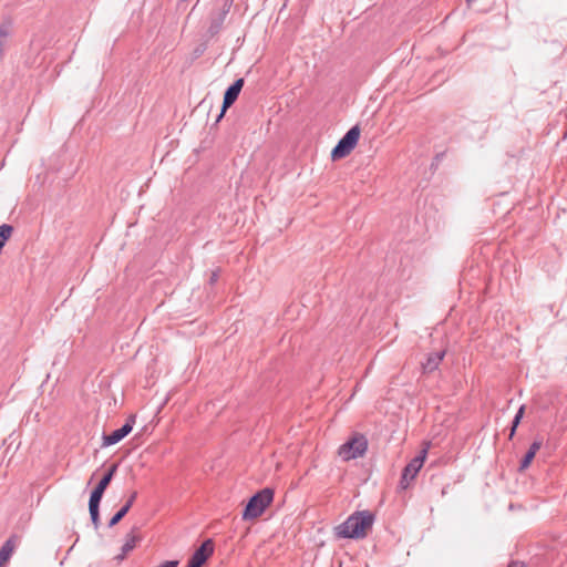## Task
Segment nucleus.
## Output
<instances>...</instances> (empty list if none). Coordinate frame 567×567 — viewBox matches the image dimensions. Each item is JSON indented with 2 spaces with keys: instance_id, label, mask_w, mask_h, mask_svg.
Instances as JSON below:
<instances>
[{
  "instance_id": "1",
  "label": "nucleus",
  "mask_w": 567,
  "mask_h": 567,
  "mask_svg": "<svg viewBox=\"0 0 567 567\" xmlns=\"http://www.w3.org/2000/svg\"><path fill=\"white\" fill-rule=\"evenodd\" d=\"M374 518V515L370 511L354 512L342 524L336 527V535L339 538H364L368 530L372 528Z\"/></svg>"
},
{
  "instance_id": "2",
  "label": "nucleus",
  "mask_w": 567,
  "mask_h": 567,
  "mask_svg": "<svg viewBox=\"0 0 567 567\" xmlns=\"http://www.w3.org/2000/svg\"><path fill=\"white\" fill-rule=\"evenodd\" d=\"M274 499V491L269 487L262 488L254 494L246 504L243 512L244 520H251L262 515L265 509Z\"/></svg>"
},
{
  "instance_id": "3",
  "label": "nucleus",
  "mask_w": 567,
  "mask_h": 567,
  "mask_svg": "<svg viewBox=\"0 0 567 567\" xmlns=\"http://www.w3.org/2000/svg\"><path fill=\"white\" fill-rule=\"evenodd\" d=\"M234 0H223L220 4H216L208 16L207 34L210 38L217 35L224 27L225 20L230 12Z\"/></svg>"
},
{
  "instance_id": "4",
  "label": "nucleus",
  "mask_w": 567,
  "mask_h": 567,
  "mask_svg": "<svg viewBox=\"0 0 567 567\" xmlns=\"http://www.w3.org/2000/svg\"><path fill=\"white\" fill-rule=\"evenodd\" d=\"M360 137V127L352 126L337 143L331 151V158L333 161L341 159L349 155L358 144Z\"/></svg>"
},
{
  "instance_id": "5",
  "label": "nucleus",
  "mask_w": 567,
  "mask_h": 567,
  "mask_svg": "<svg viewBox=\"0 0 567 567\" xmlns=\"http://www.w3.org/2000/svg\"><path fill=\"white\" fill-rule=\"evenodd\" d=\"M368 449V441L363 435H358L343 443L339 449V455L344 460H354L363 456Z\"/></svg>"
},
{
  "instance_id": "6",
  "label": "nucleus",
  "mask_w": 567,
  "mask_h": 567,
  "mask_svg": "<svg viewBox=\"0 0 567 567\" xmlns=\"http://www.w3.org/2000/svg\"><path fill=\"white\" fill-rule=\"evenodd\" d=\"M244 84L245 80L239 78L226 89L224 93L221 110L216 118V122H219L224 117L226 111L236 102Z\"/></svg>"
},
{
  "instance_id": "7",
  "label": "nucleus",
  "mask_w": 567,
  "mask_h": 567,
  "mask_svg": "<svg viewBox=\"0 0 567 567\" xmlns=\"http://www.w3.org/2000/svg\"><path fill=\"white\" fill-rule=\"evenodd\" d=\"M426 450H423L420 455L412 458L403 468L400 485L402 488H406L410 481L414 480L423 463L425 461Z\"/></svg>"
},
{
  "instance_id": "8",
  "label": "nucleus",
  "mask_w": 567,
  "mask_h": 567,
  "mask_svg": "<svg viewBox=\"0 0 567 567\" xmlns=\"http://www.w3.org/2000/svg\"><path fill=\"white\" fill-rule=\"evenodd\" d=\"M134 424H135V415H130L126 419L125 423L120 429L113 431L110 434L103 435V445L110 446V445H114V444L118 443L120 441H122L125 436H127L132 432Z\"/></svg>"
},
{
  "instance_id": "9",
  "label": "nucleus",
  "mask_w": 567,
  "mask_h": 567,
  "mask_svg": "<svg viewBox=\"0 0 567 567\" xmlns=\"http://www.w3.org/2000/svg\"><path fill=\"white\" fill-rule=\"evenodd\" d=\"M214 554V542L208 538L193 553L189 560L198 567H202L207 559Z\"/></svg>"
},
{
  "instance_id": "10",
  "label": "nucleus",
  "mask_w": 567,
  "mask_h": 567,
  "mask_svg": "<svg viewBox=\"0 0 567 567\" xmlns=\"http://www.w3.org/2000/svg\"><path fill=\"white\" fill-rule=\"evenodd\" d=\"M136 497H137V492L134 491L130 495V497L127 498L125 504L111 517V519L109 522V527H114L116 524H118L124 518V516L128 513V511L133 506Z\"/></svg>"
},
{
  "instance_id": "11",
  "label": "nucleus",
  "mask_w": 567,
  "mask_h": 567,
  "mask_svg": "<svg viewBox=\"0 0 567 567\" xmlns=\"http://www.w3.org/2000/svg\"><path fill=\"white\" fill-rule=\"evenodd\" d=\"M445 355V351H436L430 353L426 358V361L422 363L423 371L425 373H431L437 369L440 362L443 360Z\"/></svg>"
},
{
  "instance_id": "12",
  "label": "nucleus",
  "mask_w": 567,
  "mask_h": 567,
  "mask_svg": "<svg viewBox=\"0 0 567 567\" xmlns=\"http://www.w3.org/2000/svg\"><path fill=\"white\" fill-rule=\"evenodd\" d=\"M542 444H543L542 441H534L530 444L528 451L526 452L524 457L520 460L519 471H524V470H526L530 465V463L534 460L536 453L539 451Z\"/></svg>"
},
{
  "instance_id": "13",
  "label": "nucleus",
  "mask_w": 567,
  "mask_h": 567,
  "mask_svg": "<svg viewBox=\"0 0 567 567\" xmlns=\"http://www.w3.org/2000/svg\"><path fill=\"white\" fill-rule=\"evenodd\" d=\"M105 489L102 486L96 485L91 492L89 499V508H100V503L103 497Z\"/></svg>"
},
{
  "instance_id": "14",
  "label": "nucleus",
  "mask_w": 567,
  "mask_h": 567,
  "mask_svg": "<svg viewBox=\"0 0 567 567\" xmlns=\"http://www.w3.org/2000/svg\"><path fill=\"white\" fill-rule=\"evenodd\" d=\"M118 464L114 463L112 464L107 471L104 473L103 477L100 480V482L96 484L99 486H102V488L106 489L110 485L111 481L113 480L116 471H117Z\"/></svg>"
},
{
  "instance_id": "15",
  "label": "nucleus",
  "mask_w": 567,
  "mask_h": 567,
  "mask_svg": "<svg viewBox=\"0 0 567 567\" xmlns=\"http://www.w3.org/2000/svg\"><path fill=\"white\" fill-rule=\"evenodd\" d=\"M13 226L9 224H2L0 226V250L4 247L6 243L10 239L13 233Z\"/></svg>"
},
{
  "instance_id": "16",
  "label": "nucleus",
  "mask_w": 567,
  "mask_h": 567,
  "mask_svg": "<svg viewBox=\"0 0 567 567\" xmlns=\"http://www.w3.org/2000/svg\"><path fill=\"white\" fill-rule=\"evenodd\" d=\"M524 412H525V405H522L518 411L516 412L513 421H512V426H511V432H509V439H512L514 435H515V432H516V429L517 426L519 425L523 416H524Z\"/></svg>"
},
{
  "instance_id": "17",
  "label": "nucleus",
  "mask_w": 567,
  "mask_h": 567,
  "mask_svg": "<svg viewBox=\"0 0 567 567\" xmlns=\"http://www.w3.org/2000/svg\"><path fill=\"white\" fill-rule=\"evenodd\" d=\"M524 412H525V405H522L518 411L516 412L513 421H512V426H511V432H509V439H512L514 435H515V432H516V429L517 426L519 425L523 416H524Z\"/></svg>"
},
{
  "instance_id": "18",
  "label": "nucleus",
  "mask_w": 567,
  "mask_h": 567,
  "mask_svg": "<svg viewBox=\"0 0 567 567\" xmlns=\"http://www.w3.org/2000/svg\"><path fill=\"white\" fill-rule=\"evenodd\" d=\"M137 540H138L137 536L128 534L126 536V540H125L124 545L122 546V550L124 551V554H128L131 550H133L134 547L136 546Z\"/></svg>"
},
{
  "instance_id": "19",
  "label": "nucleus",
  "mask_w": 567,
  "mask_h": 567,
  "mask_svg": "<svg viewBox=\"0 0 567 567\" xmlns=\"http://www.w3.org/2000/svg\"><path fill=\"white\" fill-rule=\"evenodd\" d=\"M90 517L94 529L97 530L101 525L100 508H89Z\"/></svg>"
},
{
  "instance_id": "20",
  "label": "nucleus",
  "mask_w": 567,
  "mask_h": 567,
  "mask_svg": "<svg viewBox=\"0 0 567 567\" xmlns=\"http://www.w3.org/2000/svg\"><path fill=\"white\" fill-rule=\"evenodd\" d=\"M218 278H219V270L217 269L212 272L210 278H209V284L214 285L215 282H217Z\"/></svg>"
},
{
  "instance_id": "21",
  "label": "nucleus",
  "mask_w": 567,
  "mask_h": 567,
  "mask_svg": "<svg viewBox=\"0 0 567 567\" xmlns=\"http://www.w3.org/2000/svg\"><path fill=\"white\" fill-rule=\"evenodd\" d=\"M127 554H124V551L122 550V553L120 555L116 556V559L117 560H123L125 558Z\"/></svg>"
},
{
  "instance_id": "22",
  "label": "nucleus",
  "mask_w": 567,
  "mask_h": 567,
  "mask_svg": "<svg viewBox=\"0 0 567 567\" xmlns=\"http://www.w3.org/2000/svg\"><path fill=\"white\" fill-rule=\"evenodd\" d=\"M186 567H198V565H195L194 563H192V561L188 559V563H187Z\"/></svg>"
},
{
  "instance_id": "23",
  "label": "nucleus",
  "mask_w": 567,
  "mask_h": 567,
  "mask_svg": "<svg viewBox=\"0 0 567 567\" xmlns=\"http://www.w3.org/2000/svg\"><path fill=\"white\" fill-rule=\"evenodd\" d=\"M508 567H523V566H517V564H516V563H511V564L508 565Z\"/></svg>"
}]
</instances>
